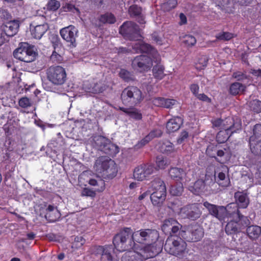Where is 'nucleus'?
Returning <instances> with one entry per match:
<instances>
[{
    "label": "nucleus",
    "mask_w": 261,
    "mask_h": 261,
    "mask_svg": "<svg viewBox=\"0 0 261 261\" xmlns=\"http://www.w3.org/2000/svg\"><path fill=\"white\" fill-rule=\"evenodd\" d=\"M143 248L138 247V251H135L134 254L129 252L125 253L122 257V261H143L149 258L155 256L162 250V244L156 241L146 244Z\"/></svg>",
    "instance_id": "obj_1"
},
{
    "label": "nucleus",
    "mask_w": 261,
    "mask_h": 261,
    "mask_svg": "<svg viewBox=\"0 0 261 261\" xmlns=\"http://www.w3.org/2000/svg\"><path fill=\"white\" fill-rule=\"evenodd\" d=\"M130 228H125L116 234L113 239V244L116 249L123 252L130 249L138 251V245L136 244L132 238L133 234Z\"/></svg>",
    "instance_id": "obj_2"
},
{
    "label": "nucleus",
    "mask_w": 261,
    "mask_h": 261,
    "mask_svg": "<svg viewBox=\"0 0 261 261\" xmlns=\"http://www.w3.org/2000/svg\"><path fill=\"white\" fill-rule=\"evenodd\" d=\"M94 168L96 172L100 174L104 178H112L117 173L114 161L105 156H100L95 161Z\"/></svg>",
    "instance_id": "obj_3"
},
{
    "label": "nucleus",
    "mask_w": 261,
    "mask_h": 261,
    "mask_svg": "<svg viewBox=\"0 0 261 261\" xmlns=\"http://www.w3.org/2000/svg\"><path fill=\"white\" fill-rule=\"evenodd\" d=\"M164 248L168 253L180 257L186 252L187 244L180 238L170 236L166 240Z\"/></svg>",
    "instance_id": "obj_4"
},
{
    "label": "nucleus",
    "mask_w": 261,
    "mask_h": 261,
    "mask_svg": "<svg viewBox=\"0 0 261 261\" xmlns=\"http://www.w3.org/2000/svg\"><path fill=\"white\" fill-rule=\"evenodd\" d=\"M121 98L123 103L126 106H136L143 99L142 91L137 87L129 86L122 92Z\"/></svg>",
    "instance_id": "obj_5"
},
{
    "label": "nucleus",
    "mask_w": 261,
    "mask_h": 261,
    "mask_svg": "<svg viewBox=\"0 0 261 261\" xmlns=\"http://www.w3.org/2000/svg\"><path fill=\"white\" fill-rule=\"evenodd\" d=\"M159 234L155 229H145L135 231L132 238L135 243L142 244H149L158 241Z\"/></svg>",
    "instance_id": "obj_6"
},
{
    "label": "nucleus",
    "mask_w": 261,
    "mask_h": 261,
    "mask_svg": "<svg viewBox=\"0 0 261 261\" xmlns=\"http://www.w3.org/2000/svg\"><path fill=\"white\" fill-rule=\"evenodd\" d=\"M47 78L55 85H62L66 80V72L65 69L60 66H52L46 70Z\"/></svg>",
    "instance_id": "obj_7"
},
{
    "label": "nucleus",
    "mask_w": 261,
    "mask_h": 261,
    "mask_svg": "<svg viewBox=\"0 0 261 261\" xmlns=\"http://www.w3.org/2000/svg\"><path fill=\"white\" fill-rule=\"evenodd\" d=\"M199 206V204L194 203L179 209L177 208L175 205L171 206V207L173 211L179 213L181 217L195 220L199 218L201 214Z\"/></svg>",
    "instance_id": "obj_8"
},
{
    "label": "nucleus",
    "mask_w": 261,
    "mask_h": 261,
    "mask_svg": "<svg viewBox=\"0 0 261 261\" xmlns=\"http://www.w3.org/2000/svg\"><path fill=\"white\" fill-rule=\"evenodd\" d=\"M15 58L25 62H31L34 61L36 53L34 47L24 43L20 47L17 48L13 53Z\"/></svg>",
    "instance_id": "obj_9"
},
{
    "label": "nucleus",
    "mask_w": 261,
    "mask_h": 261,
    "mask_svg": "<svg viewBox=\"0 0 261 261\" xmlns=\"http://www.w3.org/2000/svg\"><path fill=\"white\" fill-rule=\"evenodd\" d=\"M133 53H144L148 55V57H150L153 59L154 62L157 63L160 61V57L157 51L152 48L149 44L139 40L137 42L133 44Z\"/></svg>",
    "instance_id": "obj_10"
},
{
    "label": "nucleus",
    "mask_w": 261,
    "mask_h": 261,
    "mask_svg": "<svg viewBox=\"0 0 261 261\" xmlns=\"http://www.w3.org/2000/svg\"><path fill=\"white\" fill-rule=\"evenodd\" d=\"M120 33L124 37L129 38L130 40L138 38L140 37V29L138 26L132 21H127L121 26Z\"/></svg>",
    "instance_id": "obj_11"
},
{
    "label": "nucleus",
    "mask_w": 261,
    "mask_h": 261,
    "mask_svg": "<svg viewBox=\"0 0 261 261\" xmlns=\"http://www.w3.org/2000/svg\"><path fill=\"white\" fill-rule=\"evenodd\" d=\"M154 170L151 164H142L136 167L134 170L133 176L135 179L142 181L147 179Z\"/></svg>",
    "instance_id": "obj_12"
},
{
    "label": "nucleus",
    "mask_w": 261,
    "mask_h": 261,
    "mask_svg": "<svg viewBox=\"0 0 261 261\" xmlns=\"http://www.w3.org/2000/svg\"><path fill=\"white\" fill-rule=\"evenodd\" d=\"M78 30L73 25H70L60 31L62 38L72 46H76V38L78 36Z\"/></svg>",
    "instance_id": "obj_13"
},
{
    "label": "nucleus",
    "mask_w": 261,
    "mask_h": 261,
    "mask_svg": "<svg viewBox=\"0 0 261 261\" xmlns=\"http://www.w3.org/2000/svg\"><path fill=\"white\" fill-rule=\"evenodd\" d=\"M106 86L100 80L93 79L83 84V89L87 92L94 94L101 93L106 89Z\"/></svg>",
    "instance_id": "obj_14"
},
{
    "label": "nucleus",
    "mask_w": 261,
    "mask_h": 261,
    "mask_svg": "<svg viewBox=\"0 0 261 261\" xmlns=\"http://www.w3.org/2000/svg\"><path fill=\"white\" fill-rule=\"evenodd\" d=\"M153 62V59L150 57L141 55L134 58L132 61V66L134 68L142 71L151 67Z\"/></svg>",
    "instance_id": "obj_15"
},
{
    "label": "nucleus",
    "mask_w": 261,
    "mask_h": 261,
    "mask_svg": "<svg viewBox=\"0 0 261 261\" xmlns=\"http://www.w3.org/2000/svg\"><path fill=\"white\" fill-rule=\"evenodd\" d=\"M204 207L208 211L210 214L220 221L224 220V212L226 210L223 206H218L207 201L203 203Z\"/></svg>",
    "instance_id": "obj_16"
},
{
    "label": "nucleus",
    "mask_w": 261,
    "mask_h": 261,
    "mask_svg": "<svg viewBox=\"0 0 261 261\" xmlns=\"http://www.w3.org/2000/svg\"><path fill=\"white\" fill-rule=\"evenodd\" d=\"M113 248L111 246H98L96 248L97 254L101 255V261H117L116 259L111 255V252Z\"/></svg>",
    "instance_id": "obj_17"
},
{
    "label": "nucleus",
    "mask_w": 261,
    "mask_h": 261,
    "mask_svg": "<svg viewBox=\"0 0 261 261\" xmlns=\"http://www.w3.org/2000/svg\"><path fill=\"white\" fill-rule=\"evenodd\" d=\"M19 28L17 21H11L1 26L2 31L6 37H12L16 34Z\"/></svg>",
    "instance_id": "obj_18"
},
{
    "label": "nucleus",
    "mask_w": 261,
    "mask_h": 261,
    "mask_svg": "<svg viewBox=\"0 0 261 261\" xmlns=\"http://www.w3.org/2000/svg\"><path fill=\"white\" fill-rule=\"evenodd\" d=\"M181 225L175 220L170 218L165 220L162 225V230L165 232H171L176 233L181 228Z\"/></svg>",
    "instance_id": "obj_19"
},
{
    "label": "nucleus",
    "mask_w": 261,
    "mask_h": 261,
    "mask_svg": "<svg viewBox=\"0 0 261 261\" xmlns=\"http://www.w3.org/2000/svg\"><path fill=\"white\" fill-rule=\"evenodd\" d=\"M166 196V188L162 187L159 191L153 192L150 195V199L154 205L162 203Z\"/></svg>",
    "instance_id": "obj_20"
},
{
    "label": "nucleus",
    "mask_w": 261,
    "mask_h": 261,
    "mask_svg": "<svg viewBox=\"0 0 261 261\" xmlns=\"http://www.w3.org/2000/svg\"><path fill=\"white\" fill-rule=\"evenodd\" d=\"M188 233L189 235V237L187 236L186 237H184L182 234H181V236L188 241L192 242L199 241L203 237L204 233L202 229L198 226H195L192 227Z\"/></svg>",
    "instance_id": "obj_21"
},
{
    "label": "nucleus",
    "mask_w": 261,
    "mask_h": 261,
    "mask_svg": "<svg viewBox=\"0 0 261 261\" xmlns=\"http://www.w3.org/2000/svg\"><path fill=\"white\" fill-rule=\"evenodd\" d=\"M48 29L47 23L38 24L35 26L31 25V35L35 39H40Z\"/></svg>",
    "instance_id": "obj_22"
},
{
    "label": "nucleus",
    "mask_w": 261,
    "mask_h": 261,
    "mask_svg": "<svg viewBox=\"0 0 261 261\" xmlns=\"http://www.w3.org/2000/svg\"><path fill=\"white\" fill-rule=\"evenodd\" d=\"M224 208L226 211L224 212V220L223 221H225V219L226 217H227L228 219L229 218H239L240 212L239 211V207L237 206V203H229L225 207H224Z\"/></svg>",
    "instance_id": "obj_23"
},
{
    "label": "nucleus",
    "mask_w": 261,
    "mask_h": 261,
    "mask_svg": "<svg viewBox=\"0 0 261 261\" xmlns=\"http://www.w3.org/2000/svg\"><path fill=\"white\" fill-rule=\"evenodd\" d=\"M60 213L53 205H49L46 209L45 218L50 222H54L60 217Z\"/></svg>",
    "instance_id": "obj_24"
},
{
    "label": "nucleus",
    "mask_w": 261,
    "mask_h": 261,
    "mask_svg": "<svg viewBox=\"0 0 261 261\" xmlns=\"http://www.w3.org/2000/svg\"><path fill=\"white\" fill-rule=\"evenodd\" d=\"M182 123V120L179 117H174L170 119L167 123L166 128L168 133L177 130Z\"/></svg>",
    "instance_id": "obj_25"
},
{
    "label": "nucleus",
    "mask_w": 261,
    "mask_h": 261,
    "mask_svg": "<svg viewBox=\"0 0 261 261\" xmlns=\"http://www.w3.org/2000/svg\"><path fill=\"white\" fill-rule=\"evenodd\" d=\"M153 103L158 107H162L169 109L176 105L177 101L174 99L158 97L153 100Z\"/></svg>",
    "instance_id": "obj_26"
},
{
    "label": "nucleus",
    "mask_w": 261,
    "mask_h": 261,
    "mask_svg": "<svg viewBox=\"0 0 261 261\" xmlns=\"http://www.w3.org/2000/svg\"><path fill=\"white\" fill-rule=\"evenodd\" d=\"M234 197L239 208H245L248 206L249 201L246 194L238 192L235 193Z\"/></svg>",
    "instance_id": "obj_27"
},
{
    "label": "nucleus",
    "mask_w": 261,
    "mask_h": 261,
    "mask_svg": "<svg viewBox=\"0 0 261 261\" xmlns=\"http://www.w3.org/2000/svg\"><path fill=\"white\" fill-rule=\"evenodd\" d=\"M241 229V227H240V224L238 223L236 218H230L225 227V231L228 234L235 233Z\"/></svg>",
    "instance_id": "obj_28"
},
{
    "label": "nucleus",
    "mask_w": 261,
    "mask_h": 261,
    "mask_svg": "<svg viewBox=\"0 0 261 261\" xmlns=\"http://www.w3.org/2000/svg\"><path fill=\"white\" fill-rule=\"evenodd\" d=\"M158 149L162 153L170 154L174 151V147L172 143L168 140H164L158 144Z\"/></svg>",
    "instance_id": "obj_29"
},
{
    "label": "nucleus",
    "mask_w": 261,
    "mask_h": 261,
    "mask_svg": "<svg viewBox=\"0 0 261 261\" xmlns=\"http://www.w3.org/2000/svg\"><path fill=\"white\" fill-rule=\"evenodd\" d=\"M250 149L252 152L258 155H261V138L255 140V137L250 138Z\"/></svg>",
    "instance_id": "obj_30"
},
{
    "label": "nucleus",
    "mask_w": 261,
    "mask_h": 261,
    "mask_svg": "<svg viewBox=\"0 0 261 261\" xmlns=\"http://www.w3.org/2000/svg\"><path fill=\"white\" fill-rule=\"evenodd\" d=\"M101 151L110 155H114L118 153L119 150L117 145L112 143L109 140L108 143L105 145L104 147H102Z\"/></svg>",
    "instance_id": "obj_31"
},
{
    "label": "nucleus",
    "mask_w": 261,
    "mask_h": 261,
    "mask_svg": "<svg viewBox=\"0 0 261 261\" xmlns=\"http://www.w3.org/2000/svg\"><path fill=\"white\" fill-rule=\"evenodd\" d=\"M170 177L174 179L178 180L179 179L183 180L186 175L185 171L178 168H172L169 171Z\"/></svg>",
    "instance_id": "obj_32"
},
{
    "label": "nucleus",
    "mask_w": 261,
    "mask_h": 261,
    "mask_svg": "<svg viewBox=\"0 0 261 261\" xmlns=\"http://www.w3.org/2000/svg\"><path fill=\"white\" fill-rule=\"evenodd\" d=\"M120 110L126 113L131 118L136 120H140L142 119V114L138 109L132 108L127 109L125 108H120Z\"/></svg>",
    "instance_id": "obj_33"
},
{
    "label": "nucleus",
    "mask_w": 261,
    "mask_h": 261,
    "mask_svg": "<svg viewBox=\"0 0 261 261\" xmlns=\"http://www.w3.org/2000/svg\"><path fill=\"white\" fill-rule=\"evenodd\" d=\"M247 233L249 238L256 239L261 233V228L258 226H250L247 228Z\"/></svg>",
    "instance_id": "obj_34"
},
{
    "label": "nucleus",
    "mask_w": 261,
    "mask_h": 261,
    "mask_svg": "<svg viewBox=\"0 0 261 261\" xmlns=\"http://www.w3.org/2000/svg\"><path fill=\"white\" fill-rule=\"evenodd\" d=\"M109 140V139L101 136H95L93 138L95 146L101 151H102V147H104L105 145L108 143Z\"/></svg>",
    "instance_id": "obj_35"
},
{
    "label": "nucleus",
    "mask_w": 261,
    "mask_h": 261,
    "mask_svg": "<svg viewBox=\"0 0 261 261\" xmlns=\"http://www.w3.org/2000/svg\"><path fill=\"white\" fill-rule=\"evenodd\" d=\"M155 163L157 169H164L170 164V161L167 158L160 155L156 157Z\"/></svg>",
    "instance_id": "obj_36"
},
{
    "label": "nucleus",
    "mask_w": 261,
    "mask_h": 261,
    "mask_svg": "<svg viewBox=\"0 0 261 261\" xmlns=\"http://www.w3.org/2000/svg\"><path fill=\"white\" fill-rule=\"evenodd\" d=\"M234 126L232 119L231 118H227L225 120H223L221 129L228 132H231V134H232L235 132L233 130Z\"/></svg>",
    "instance_id": "obj_37"
},
{
    "label": "nucleus",
    "mask_w": 261,
    "mask_h": 261,
    "mask_svg": "<svg viewBox=\"0 0 261 261\" xmlns=\"http://www.w3.org/2000/svg\"><path fill=\"white\" fill-rule=\"evenodd\" d=\"M245 87L239 83H234L231 85L229 90L232 95H237L244 91Z\"/></svg>",
    "instance_id": "obj_38"
},
{
    "label": "nucleus",
    "mask_w": 261,
    "mask_h": 261,
    "mask_svg": "<svg viewBox=\"0 0 261 261\" xmlns=\"http://www.w3.org/2000/svg\"><path fill=\"white\" fill-rule=\"evenodd\" d=\"M218 183L223 187H227L230 185V180L224 173L221 172L218 175Z\"/></svg>",
    "instance_id": "obj_39"
},
{
    "label": "nucleus",
    "mask_w": 261,
    "mask_h": 261,
    "mask_svg": "<svg viewBox=\"0 0 261 261\" xmlns=\"http://www.w3.org/2000/svg\"><path fill=\"white\" fill-rule=\"evenodd\" d=\"M99 21L103 23H114L116 21V19L114 15L107 13L100 16Z\"/></svg>",
    "instance_id": "obj_40"
},
{
    "label": "nucleus",
    "mask_w": 261,
    "mask_h": 261,
    "mask_svg": "<svg viewBox=\"0 0 261 261\" xmlns=\"http://www.w3.org/2000/svg\"><path fill=\"white\" fill-rule=\"evenodd\" d=\"M162 187L166 188L165 183L160 178H155L151 182V188L153 192L159 191Z\"/></svg>",
    "instance_id": "obj_41"
},
{
    "label": "nucleus",
    "mask_w": 261,
    "mask_h": 261,
    "mask_svg": "<svg viewBox=\"0 0 261 261\" xmlns=\"http://www.w3.org/2000/svg\"><path fill=\"white\" fill-rule=\"evenodd\" d=\"M231 135V134H229V132L222 129L217 134L216 137L217 141L220 143H224L229 138Z\"/></svg>",
    "instance_id": "obj_42"
},
{
    "label": "nucleus",
    "mask_w": 261,
    "mask_h": 261,
    "mask_svg": "<svg viewBox=\"0 0 261 261\" xmlns=\"http://www.w3.org/2000/svg\"><path fill=\"white\" fill-rule=\"evenodd\" d=\"M182 184L180 182L177 184L176 185L172 186L171 187L170 192L171 194L174 196H179L183 192Z\"/></svg>",
    "instance_id": "obj_43"
},
{
    "label": "nucleus",
    "mask_w": 261,
    "mask_h": 261,
    "mask_svg": "<svg viewBox=\"0 0 261 261\" xmlns=\"http://www.w3.org/2000/svg\"><path fill=\"white\" fill-rule=\"evenodd\" d=\"M164 68L161 65H157L153 68V73L154 77L158 79H162L164 76Z\"/></svg>",
    "instance_id": "obj_44"
},
{
    "label": "nucleus",
    "mask_w": 261,
    "mask_h": 261,
    "mask_svg": "<svg viewBox=\"0 0 261 261\" xmlns=\"http://www.w3.org/2000/svg\"><path fill=\"white\" fill-rule=\"evenodd\" d=\"M176 5L177 2L176 0H168L162 4V8L164 11H169L174 9Z\"/></svg>",
    "instance_id": "obj_45"
},
{
    "label": "nucleus",
    "mask_w": 261,
    "mask_h": 261,
    "mask_svg": "<svg viewBox=\"0 0 261 261\" xmlns=\"http://www.w3.org/2000/svg\"><path fill=\"white\" fill-rule=\"evenodd\" d=\"M249 106L251 110L256 113L261 112V101L258 100H253L250 102Z\"/></svg>",
    "instance_id": "obj_46"
},
{
    "label": "nucleus",
    "mask_w": 261,
    "mask_h": 261,
    "mask_svg": "<svg viewBox=\"0 0 261 261\" xmlns=\"http://www.w3.org/2000/svg\"><path fill=\"white\" fill-rule=\"evenodd\" d=\"M88 183L90 185L92 186H96L99 185L100 186V188L96 190V191L98 192H101L103 191L105 189V182L103 180L101 179H99V181H97L95 179L91 178L89 179Z\"/></svg>",
    "instance_id": "obj_47"
},
{
    "label": "nucleus",
    "mask_w": 261,
    "mask_h": 261,
    "mask_svg": "<svg viewBox=\"0 0 261 261\" xmlns=\"http://www.w3.org/2000/svg\"><path fill=\"white\" fill-rule=\"evenodd\" d=\"M207 61L208 59L206 56H203L201 57L196 64V68L198 70H202L206 66Z\"/></svg>",
    "instance_id": "obj_48"
},
{
    "label": "nucleus",
    "mask_w": 261,
    "mask_h": 261,
    "mask_svg": "<svg viewBox=\"0 0 261 261\" xmlns=\"http://www.w3.org/2000/svg\"><path fill=\"white\" fill-rule=\"evenodd\" d=\"M18 104L22 108H28L33 105V102L29 98L23 97L19 100Z\"/></svg>",
    "instance_id": "obj_49"
},
{
    "label": "nucleus",
    "mask_w": 261,
    "mask_h": 261,
    "mask_svg": "<svg viewBox=\"0 0 261 261\" xmlns=\"http://www.w3.org/2000/svg\"><path fill=\"white\" fill-rule=\"evenodd\" d=\"M96 191H94L89 188H85L82 191L81 196L89 197L91 198H94L96 195Z\"/></svg>",
    "instance_id": "obj_50"
},
{
    "label": "nucleus",
    "mask_w": 261,
    "mask_h": 261,
    "mask_svg": "<svg viewBox=\"0 0 261 261\" xmlns=\"http://www.w3.org/2000/svg\"><path fill=\"white\" fill-rule=\"evenodd\" d=\"M233 34L229 32H222L216 35L217 39L219 40H229L233 37Z\"/></svg>",
    "instance_id": "obj_51"
},
{
    "label": "nucleus",
    "mask_w": 261,
    "mask_h": 261,
    "mask_svg": "<svg viewBox=\"0 0 261 261\" xmlns=\"http://www.w3.org/2000/svg\"><path fill=\"white\" fill-rule=\"evenodd\" d=\"M235 218L238 223L240 222L241 224V225L240 224V227H241V229L249 224L250 222L248 218L241 215L240 213H239V218H237V217H236Z\"/></svg>",
    "instance_id": "obj_52"
},
{
    "label": "nucleus",
    "mask_w": 261,
    "mask_h": 261,
    "mask_svg": "<svg viewBox=\"0 0 261 261\" xmlns=\"http://www.w3.org/2000/svg\"><path fill=\"white\" fill-rule=\"evenodd\" d=\"M60 7L59 2L56 0H50L47 5V8L50 11H56Z\"/></svg>",
    "instance_id": "obj_53"
},
{
    "label": "nucleus",
    "mask_w": 261,
    "mask_h": 261,
    "mask_svg": "<svg viewBox=\"0 0 261 261\" xmlns=\"http://www.w3.org/2000/svg\"><path fill=\"white\" fill-rule=\"evenodd\" d=\"M128 11L131 16H138L141 15V8L137 5L130 6Z\"/></svg>",
    "instance_id": "obj_54"
},
{
    "label": "nucleus",
    "mask_w": 261,
    "mask_h": 261,
    "mask_svg": "<svg viewBox=\"0 0 261 261\" xmlns=\"http://www.w3.org/2000/svg\"><path fill=\"white\" fill-rule=\"evenodd\" d=\"M215 177L213 174L206 173L203 180L205 186H210L215 183Z\"/></svg>",
    "instance_id": "obj_55"
},
{
    "label": "nucleus",
    "mask_w": 261,
    "mask_h": 261,
    "mask_svg": "<svg viewBox=\"0 0 261 261\" xmlns=\"http://www.w3.org/2000/svg\"><path fill=\"white\" fill-rule=\"evenodd\" d=\"M183 42L188 46H192L196 43V40L193 36L188 35L184 37Z\"/></svg>",
    "instance_id": "obj_56"
},
{
    "label": "nucleus",
    "mask_w": 261,
    "mask_h": 261,
    "mask_svg": "<svg viewBox=\"0 0 261 261\" xmlns=\"http://www.w3.org/2000/svg\"><path fill=\"white\" fill-rule=\"evenodd\" d=\"M205 188L204 181L202 179L197 180L194 184V188L195 189L196 192L202 191Z\"/></svg>",
    "instance_id": "obj_57"
},
{
    "label": "nucleus",
    "mask_w": 261,
    "mask_h": 261,
    "mask_svg": "<svg viewBox=\"0 0 261 261\" xmlns=\"http://www.w3.org/2000/svg\"><path fill=\"white\" fill-rule=\"evenodd\" d=\"M251 137H255V140L261 138V125L256 124L253 128V135Z\"/></svg>",
    "instance_id": "obj_58"
},
{
    "label": "nucleus",
    "mask_w": 261,
    "mask_h": 261,
    "mask_svg": "<svg viewBox=\"0 0 261 261\" xmlns=\"http://www.w3.org/2000/svg\"><path fill=\"white\" fill-rule=\"evenodd\" d=\"M162 134V132L160 129H155L152 130L147 136L151 140L155 137H160Z\"/></svg>",
    "instance_id": "obj_59"
},
{
    "label": "nucleus",
    "mask_w": 261,
    "mask_h": 261,
    "mask_svg": "<svg viewBox=\"0 0 261 261\" xmlns=\"http://www.w3.org/2000/svg\"><path fill=\"white\" fill-rule=\"evenodd\" d=\"M120 76L126 81L131 80V74L125 69H121L119 73Z\"/></svg>",
    "instance_id": "obj_60"
},
{
    "label": "nucleus",
    "mask_w": 261,
    "mask_h": 261,
    "mask_svg": "<svg viewBox=\"0 0 261 261\" xmlns=\"http://www.w3.org/2000/svg\"><path fill=\"white\" fill-rule=\"evenodd\" d=\"M242 245L243 247L242 249H244V251L249 252L252 250V244L248 241L244 242V243H242Z\"/></svg>",
    "instance_id": "obj_61"
},
{
    "label": "nucleus",
    "mask_w": 261,
    "mask_h": 261,
    "mask_svg": "<svg viewBox=\"0 0 261 261\" xmlns=\"http://www.w3.org/2000/svg\"><path fill=\"white\" fill-rule=\"evenodd\" d=\"M188 137V133L186 131L182 132L180 134V135L179 137V138L177 140V142L179 144H181L184 141H186V140L187 139Z\"/></svg>",
    "instance_id": "obj_62"
},
{
    "label": "nucleus",
    "mask_w": 261,
    "mask_h": 261,
    "mask_svg": "<svg viewBox=\"0 0 261 261\" xmlns=\"http://www.w3.org/2000/svg\"><path fill=\"white\" fill-rule=\"evenodd\" d=\"M150 141V140H149V138H148V137L146 136L144 138L142 139L136 145V147L137 148H141Z\"/></svg>",
    "instance_id": "obj_63"
},
{
    "label": "nucleus",
    "mask_w": 261,
    "mask_h": 261,
    "mask_svg": "<svg viewBox=\"0 0 261 261\" xmlns=\"http://www.w3.org/2000/svg\"><path fill=\"white\" fill-rule=\"evenodd\" d=\"M190 90L192 93L195 96L198 94L199 86L196 84H193L190 86Z\"/></svg>",
    "instance_id": "obj_64"
}]
</instances>
